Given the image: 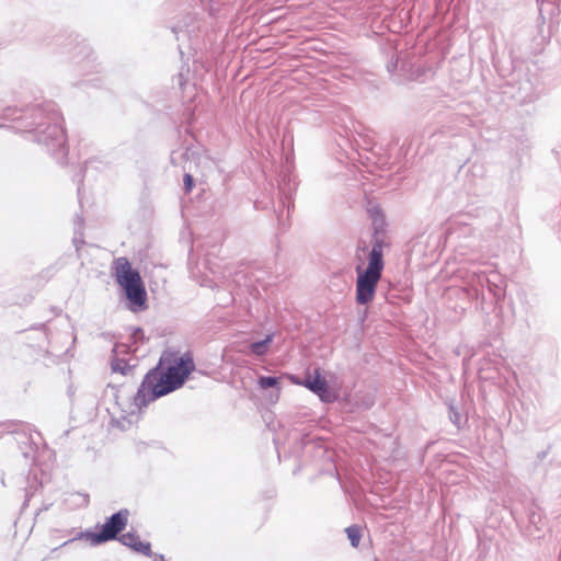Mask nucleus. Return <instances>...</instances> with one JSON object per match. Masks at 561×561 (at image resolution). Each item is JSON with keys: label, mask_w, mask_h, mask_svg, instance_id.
Here are the masks:
<instances>
[{"label": "nucleus", "mask_w": 561, "mask_h": 561, "mask_svg": "<svg viewBox=\"0 0 561 561\" xmlns=\"http://www.w3.org/2000/svg\"><path fill=\"white\" fill-rule=\"evenodd\" d=\"M288 379L291 383L294 385H298V386H302L304 387V379H299L298 377L294 376V375H289L288 376Z\"/></svg>", "instance_id": "9b49d317"}, {"label": "nucleus", "mask_w": 561, "mask_h": 561, "mask_svg": "<svg viewBox=\"0 0 561 561\" xmlns=\"http://www.w3.org/2000/svg\"><path fill=\"white\" fill-rule=\"evenodd\" d=\"M304 387L316 393L323 402H333L337 399V392L332 389L319 368L314 369L304 379Z\"/></svg>", "instance_id": "39448f33"}, {"label": "nucleus", "mask_w": 561, "mask_h": 561, "mask_svg": "<svg viewBox=\"0 0 561 561\" xmlns=\"http://www.w3.org/2000/svg\"><path fill=\"white\" fill-rule=\"evenodd\" d=\"M257 382L262 389H267V388L277 386L278 379L276 377L262 376L259 378Z\"/></svg>", "instance_id": "1a4fd4ad"}, {"label": "nucleus", "mask_w": 561, "mask_h": 561, "mask_svg": "<svg viewBox=\"0 0 561 561\" xmlns=\"http://www.w3.org/2000/svg\"><path fill=\"white\" fill-rule=\"evenodd\" d=\"M119 541L127 546L133 548L134 550L141 552L146 556H149L151 552V546L149 542H144L140 540L139 536L133 533L124 534L119 537Z\"/></svg>", "instance_id": "423d86ee"}, {"label": "nucleus", "mask_w": 561, "mask_h": 561, "mask_svg": "<svg viewBox=\"0 0 561 561\" xmlns=\"http://www.w3.org/2000/svg\"><path fill=\"white\" fill-rule=\"evenodd\" d=\"M114 271L116 280L125 289L128 300L136 306H144L146 289L139 272L131 267L128 259L117 257L114 261Z\"/></svg>", "instance_id": "7ed1b4c3"}, {"label": "nucleus", "mask_w": 561, "mask_h": 561, "mask_svg": "<svg viewBox=\"0 0 561 561\" xmlns=\"http://www.w3.org/2000/svg\"><path fill=\"white\" fill-rule=\"evenodd\" d=\"M272 340H273V335L270 334L266 336L265 340H263L261 342L252 343L251 344L252 353L255 355H259V356L264 355L267 352V346L272 342Z\"/></svg>", "instance_id": "6e6552de"}, {"label": "nucleus", "mask_w": 561, "mask_h": 561, "mask_svg": "<svg viewBox=\"0 0 561 561\" xmlns=\"http://www.w3.org/2000/svg\"><path fill=\"white\" fill-rule=\"evenodd\" d=\"M129 513L127 510H122L113 514L106 522L101 526L99 531L89 533L88 538L94 545H100L110 540H113L117 535L125 529L128 523Z\"/></svg>", "instance_id": "20e7f679"}, {"label": "nucleus", "mask_w": 561, "mask_h": 561, "mask_svg": "<svg viewBox=\"0 0 561 561\" xmlns=\"http://www.w3.org/2000/svg\"><path fill=\"white\" fill-rule=\"evenodd\" d=\"M347 538L350 539L353 547H358L362 539V528L357 525L350 526L345 529Z\"/></svg>", "instance_id": "0eeeda50"}, {"label": "nucleus", "mask_w": 561, "mask_h": 561, "mask_svg": "<svg viewBox=\"0 0 561 561\" xmlns=\"http://www.w3.org/2000/svg\"><path fill=\"white\" fill-rule=\"evenodd\" d=\"M383 266L382 245L376 243L369 252L368 265L364 267L363 264H359L355 268L357 275L356 302L358 305H368L374 300Z\"/></svg>", "instance_id": "f03ea898"}, {"label": "nucleus", "mask_w": 561, "mask_h": 561, "mask_svg": "<svg viewBox=\"0 0 561 561\" xmlns=\"http://www.w3.org/2000/svg\"><path fill=\"white\" fill-rule=\"evenodd\" d=\"M194 369L192 354H164L159 365L146 374L135 394V405L141 410L158 398L181 388Z\"/></svg>", "instance_id": "f257e3e1"}, {"label": "nucleus", "mask_w": 561, "mask_h": 561, "mask_svg": "<svg viewBox=\"0 0 561 561\" xmlns=\"http://www.w3.org/2000/svg\"><path fill=\"white\" fill-rule=\"evenodd\" d=\"M184 186L186 192H191V190L193 188V178L188 173L184 175Z\"/></svg>", "instance_id": "9d476101"}]
</instances>
